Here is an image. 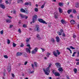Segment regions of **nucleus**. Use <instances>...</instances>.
I'll return each mask as SVG.
<instances>
[{
    "instance_id": "obj_14",
    "label": "nucleus",
    "mask_w": 79,
    "mask_h": 79,
    "mask_svg": "<svg viewBox=\"0 0 79 79\" xmlns=\"http://www.w3.org/2000/svg\"><path fill=\"white\" fill-rule=\"evenodd\" d=\"M54 75H55V76H60V74L59 73L56 72L55 74H54Z\"/></svg>"
},
{
    "instance_id": "obj_25",
    "label": "nucleus",
    "mask_w": 79,
    "mask_h": 79,
    "mask_svg": "<svg viewBox=\"0 0 79 79\" xmlns=\"http://www.w3.org/2000/svg\"><path fill=\"white\" fill-rule=\"evenodd\" d=\"M77 69L75 68L73 69V71H74L75 73H77Z\"/></svg>"
},
{
    "instance_id": "obj_13",
    "label": "nucleus",
    "mask_w": 79,
    "mask_h": 79,
    "mask_svg": "<svg viewBox=\"0 0 79 79\" xmlns=\"http://www.w3.org/2000/svg\"><path fill=\"white\" fill-rule=\"evenodd\" d=\"M0 7L2 8V9H5V5L2 4H0Z\"/></svg>"
},
{
    "instance_id": "obj_40",
    "label": "nucleus",
    "mask_w": 79,
    "mask_h": 79,
    "mask_svg": "<svg viewBox=\"0 0 79 79\" xmlns=\"http://www.w3.org/2000/svg\"><path fill=\"white\" fill-rule=\"evenodd\" d=\"M4 58H8V56L6 55H4Z\"/></svg>"
},
{
    "instance_id": "obj_26",
    "label": "nucleus",
    "mask_w": 79,
    "mask_h": 79,
    "mask_svg": "<svg viewBox=\"0 0 79 79\" xmlns=\"http://www.w3.org/2000/svg\"><path fill=\"white\" fill-rule=\"evenodd\" d=\"M23 56H24V57H27V54H26V53H24L23 54Z\"/></svg>"
},
{
    "instance_id": "obj_10",
    "label": "nucleus",
    "mask_w": 79,
    "mask_h": 79,
    "mask_svg": "<svg viewBox=\"0 0 79 79\" xmlns=\"http://www.w3.org/2000/svg\"><path fill=\"white\" fill-rule=\"evenodd\" d=\"M19 16L21 18H24L26 17V15H23V14H20Z\"/></svg>"
},
{
    "instance_id": "obj_61",
    "label": "nucleus",
    "mask_w": 79,
    "mask_h": 79,
    "mask_svg": "<svg viewBox=\"0 0 79 79\" xmlns=\"http://www.w3.org/2000/svg\"><path fill=\"white\" fill-rule=\"evenodd\" d=\"M67 50H69V51H70V50H71V49H70V48H67Z\"/></svg>"
},
{
    "instance_id": "obj_3",
    "label": "nucleus",
    "mask_w": 79,
    "mask_h": 79,
    "mask_svg": "<svg viewBox=\"0 0 79 79\" xmlns=\"http://www.w3.org/2000/svg\"><path fill=\"white\" fill-rule=\"evenodd\" d=\"M38 21L40 23H41L43 24H47V23L44 20L42 19H38Z\"/></svg>"
},
{
    "instance_id": "obj_28",
    "label": "nucleus",
    "mask_w": 79,
    "mask_h": 79,
    "mask_svg": "<svg viewBox=\"0 0 79 79\" xmlns=\"http://www.w3.org/2000/svg\"><path fill=\"white\" fill-rule=\"evenodd\" d=\"M50 55H51L50 53H49V52H47L46 56H47V57H48L49 56H50Z\"/></svg>"
},
{
    "instance_id": "obj_36",
    "label": "nucleus",
    "mask_w": 79,
    "mask_h": 79,
    "mask_svg": "<svg viewBox=\"0 0 79 79\" xmlns=\"http://www.w3.org/2000/svg\"><path fill=\"white\" fill-rule=\"evenodd\" d=\"M73 13H74V14H76V13H77V11H76V10L75 9L73 10Z\"/></svg>"
},
{
    "instance_id": "obj_51",
    "label": "nucleus",
    "mask_w": 79,
    "mask_h": 79,
    "mask_svg": "<svg viewBox=\"0 0 79 79\" xmlns=\"http://www.w3.org/2000/svg\"><path fill=\"white\" fill-rule=\"evenodd\" d=\"M41 50H42L43 52H44L45 49H44V48H41Z\"/></svg>"
},
{
    "instance_id": "obj_27",
    "label": "nucleus",
    "mask_w": 79,
    "mask_h": 79,
    "mask_svg": "<svg viewBox=\"0 0 79 79\" xmlns=\"http://www.w3.org/2000/svg\"><path fill=\"white\" fill-rule=\"evenodd\" d=\"M76 8H78L79 7V3H77L76 4L75 6Z\"/></svg>"
},
{
    "instance_id": "obj_50",
    "label": "nucleus",
    "mask_w": 79,
    "mask_h": 79,
    "mask_svg": "<svg viewBox=\"0 0 79 79\" xmlns=\"http://www.w3.org/2000/svg\"><path fill=\"white\" fill-rule=\"evenodd\" d=\"M29 41V38H27L26 42H28Z\"/></svg>"
},
{
    "instance_id": "obj_41",
    "label": "nucleus",
    "mask_w": 79,
    "mask_h": 79,
    "mask_svg": "<svg viewBox=\"0 0 79 79\" xmlns=\"http://www.w3.org/2000/svg\"><path fill=\"white\" fill-rule=\"evenodd\" d=\"M10 44V40H7V44Z\"/></svg>"
},
{
    "instance_id": "obj_54",
    "label": "nucleus",
    "mask_w": 79,
    "mask_h": 79,
    "mask_svg": "<svg viewBox=\"0 0 79 79\" xmlns=\"http://www.w3.org/2000/svg\"><path fill=\"white\" fill-rule=\"evenodd\" d=\"M65 33H63L62 34V36H63V37H65Z\"/></svg>"
},
{
    "instance_id": "obj_29",
    "label": "nucleus",
    "mask_w": 79,
    "mask_h": 79,
    "mask_svg": "<svg viewBox=\"0 0 79 79\" xmlns=\"http://www.w3.org/2000/svg\"><path fill=\"white\" fill-rule=\"evenodd\" d=\"M34 50L36 52H37V50H38V48H35L34 49Z\"/></svg>"
},
{
    "instance_id": "obj_37",
    "label": "nucleus",
    "mask_w": 79,
    "mask_h": 79,
    "mask_svg": "<svg viewBox=\"0 0 79 79\" xmlns=\"http://www.w3.org/2000/svg\"><path fill=\"white\" fill-rule=\"evenodd\" d=\"M71 10H68V13L69 14H70V13H71Z\"/></svg>"
},
{
    "instance_id": "obj_53",
    "label": "nucleus",
    "mask_w": 79,
    "mask_h": 79,
    "mask_svg": "<svg viewBox=\"0 0 79 79\" xmlns=\"http://www.w3.org/2000/svg\"><path fill=\"white\" fill-rule=\"evenodd\" d=\"M18 32H19V33H21V29H19Z\"/></svg>"
},
{
    "instance_id": "obj_23",
    "label": "nucleus",
    "mask_w": 79,
    "mask_h": 79,
    "mask_svg": "<svg viewBox=\"0 0 79 79\" xmlns=\"http://www.w3.org/2000/svg\"><path fill=\"white\" fill-rule=\"evenodd\" d=\"M36 52H35V51L34 50H33L31 52V53L32 54H35V53H36Z\"/></svg>"
},
{
    "instance_id": "obj_62",
    "label": "nucleus",
    "mask_w": 79,
    "mask_h": 79,
    "mask_svg": "<svg viewBox=\"0 0 79 79\" xmlns=\"http://www.w3.org/2000/svg\"><path fill=\"white\" fill-rule=\"evenodd\" d=\"M32 68H34V64H31Z\"/></svg>"
},
{
    "instance_id": "obj_56",
    "label": "nucleus",
    "mask_w": 79,
    "mask_h": 79,
    "mask_svg": "<svg viewBox=\"0 0 79 79\" xmlns=\"http://www.w3.org/2000/svg\"><path fill=\"white\" fill-rule=\"evenodd\" d=\"M5 2H6V4H8V3H9L8 2V1H5Z\"/></svg>"
},
{
    "instance_id": "obj_24",
    "label": "nucleus",
    "mask_w": 79,
    "mask_h": 79,
    "mask_svg": "<svg viewBox=\"0 0 79 79\" xmlns=\"http://www.w3.org/2000/svg\"><path fill=\"white\" fill-rule=\"evenodd\" d=\"M27 47H29V48L30 50L31 49V46H30V44H28L27 45Z\"/></svg>"
},
{
    "instance_id": "obj_31",
    "label": "nucleus",
    "mask_w": 79,
    "mask_h": 79,
    "mask_svg": "<svg viewBox=\"0 0 79 79\" xmlns=\"http://www.w3.org/2000/svg\"><path fill=\"white\" fill-rule=\"evenodd\" d=\"M51 41L53 43H54V42H55V40H54V39L52 38L51 40Z\"/></svg>"
},
{
    "instance_id": "obj_8",
    "label": "nucleus",
    "mask_w": 79,
    "mask_h": 79,
    "mask_svg": "<svg viewBox=\"0 0 79 79\" xmlns=\"http://www.w3.org/2000/svg\"><path fill=\"white\" fill-rule=\"evenodd\" d=\"M56 41L57 42H60V39L58 36H57L56 38Z\"/></svg>"
},
{
    "instance_id": "obj_19",
    "label": "nucleus",
    "mask_w": 79,
    "mask_h": 79,
    "mask_svg": "<svg viewBox=\"0 0 79 79\" xmlns=\"http://www.w3.org/2000/svg\"><path fill=\"white\" fill-rule=\"evenodd\" d=\"M6 23H10L11 22V19H6Z\"/></svg>"
},
{
    "instance_id": "obj_4",
    "label": "nucleus",
    "mask_w": 79,
    "mask_h": 79,
    "mask_svg": "<svg viewBox=\"0 0 79 79\" xmlns=\"http://www.w3.org/2000/svg\"><path fill=\"white\" fill-rule=\"evenodd\" d=\"M63 32V30L62 29H61L60 30V32L59 31H58L57 32V34H59L58 35H62V33Z\"/></svg>"
},
{
    "instance_id": "obj_21",
    "label": "nucleus",
    "mask_w": 79,
    "mask_h": 79,
    "mask_svg": "<svg viewBox=\"0 0 79 79\" xmlns=\"http://www.w3.org/2000/svg\"><path fill=\"white\" fill-rule=\"evenodd\" d=\"M7 70H8V71L9 72H10V71H11V67H10V66L8 67Z\"/></svg>"
},
{
    "instance_id": "obj_60",
    "label": "nucleus",
    "mask_w": 79,
    "mask_h": 79,
    "mask_svg": "<svg viewBox=\"0 0 79 79\" xmlns=\"http://www.w3.org/2000/svg\"><path fill=\"white\" fill-rule=\"evenodd\" d=\"M12 76L13 77H15V75L13 73L12 74Z\"/></svg>"
},
{
    "instance_id": "obj_64",
    "label": "nucleus",
    "mask_w": 79,
    "mask_h": 79,
    "mask_svg": "<svg viewBox=\"0 0 79 79\" xmlns=\"http://www.w3.org/2000/svg\"><path fill=\"white\" fill-rule=\"evenodd\" d=\"M67 79H69V77H68V76L67 77Z\"/></svg>"
},
{
    "instance_id": "obj_47",
    "label": "nucleus",
    "mask_w": 79,
    "mask_h": 79,
    "mask_svg": "<svg viewBox=\"0 0 79 79\" xmlns=\"http://www.w3.org/2000/svg\"><path fill=\"white\" fill-rule=\"evenodd\" d=\"M55 71H56L55 70H53L52 71V73H53V74H55V73H56V72Z\"/></svg>"
},
{
    "instance_id": "obj_48",
    "label": "nucleus",
    "mask_w": 79,
    "mask_h": 79,
    "mask_svg": "<svg viewBox=\"0 0 79 79\" xmlns=\"http://www.w3.org/2000/svg\"><path fill=\"white\" fill-rule=\"evenodd\" d=\"M13 25H10L9 27H10V28H12V27H13Z\"/></svg>"
},
{
    "instance_id": "obj_52",
    "label": "nucleus",
    "mask_w": 79,
    "mask_h": 79,
    "mask_svg": "<svg viewBox=\"0 0 79 79\" xmlns=\"http://www.w3.org/2000/svg\"><path fill=\"white\" fill-rule=\"evenodd\" d=\"M34 73V70L31 71L30 72V74H33V73Z\"/></svg>"
},
{
    "instance_id": "obj_55",
    "label": "nucleus",
    "mask_w": 79,
    "mask_h": 79,
    "mask_svg": "<svg viewBox=\"0 0 79 79\" xmlns=\"http://www.w3.org/2000/svg\"><path fill=\"white\" fill-rule=\"evenodd\" d=\"M20 47H24V44H23L22 43L21 45L20 46Z\"/></svg>"
},
{
    "instance_id": "obj_63",
    "label": "nucleus",
    "mask_w": 79,
    "mask_h": 79,
    "mask_svg": "<svg viewBox=\"0 0 79 79\" xmlns=\"http://www.w3.org/2000/svg\"><path fill=\"white\" fill-rule=\"evenodd\" d=\"M25 18L26 19H27V18H28V16L26 17V16H25Z\"/></svg>"
},
{
    "instance_id": "obj_35",
    "label": "nucleus",
    "mask_w": 79,
    "mask_h": 79,
    "mask_svg": "<svg viewBox=\"0 0 79 79\" xmlns=\"http://www.w3.org/2000/svg\"><path fill=\"white\" fill-rule=\"evenodd\" d=\"M34 10L35 11H36V12H38V11L39 10L37 8H35V9Z\"/></svg>"
},
{
    "instance_id": "obj_39",
    "label": "nucleus",
    "mask_w": 79,
    "mask_h": 79,
    "mask_svg": "<svg viewBox=\"0 0 79 79\" xmlns=\"http://www.w3.org/2000/svg\"><path fill=\"white\" fill-rule=\"evenodd\" d=\"M76 37V35L74 34L73 35V38H74V39H75Z\"/></svg>"
},
{
    "instance_id": "obj_59",
    "label": "nucleus",
    "mask_w": 79,
    "mask_h": 79,
    "mask_svg": "<svg viewBox=\"0 0 79 79\" xmlns=\"http://www.w3.org/2000/svg\"><path fill=\"white\" fill-rule=\"evenodd\" d=\"M23 27H26V25H23Z\"/></svg>"
},
{
    "instance_id": "obj_45",
    "label": "nucleus",
    "mask_w": 79,
    "mask_h": 79,
    "mask_svg": "<svg viewBox=\"0 0 79 79\" xmlns=\"http://www.w3.org/2000/svg\"><path fill=\"white\" fill-rule=\"evenodd\" d=\"M61 23H62V24H64V21L63 20H61Z\"/></svg>"
},
{
    "instance_id": "obj_44",
    "label": "nucleus",
    "mask_w": 79,
    "mask_h": 79,
    "mask_svg": "<svg viewBox=\"0 0 79 79\" xmlns=\"http://www.w3.org/2000/svg\"><path fill=\"white\" fill-rule=\"evenodd\" d=\"M44 6H45V4L42 5L41 6V8L43 9V8H44Z\"/></svg>"
},
{
    "instance_id": "obj_49",
    "label": "nucleus",
    "mask_w": 79,
    "mask_h": 79,
    "mask_svg": "<svg viewBox=\"0 0 79 79\" xmlns=\"http://www.w3.org/2000/svg\"><path fill=\"white\" fill-rule=\"evenodd\" d=\"M1 34H3V30H2L0 31Z\"/></svg>"
},
{
    "instance_id": "obj_17",
    "label": "nucleus",
    "mask_w": 79,
    "mask_h": 79,
    "mask_svg": "<svg viewBox=\"0 0 79 79\" xmlns=\"http://www.w3.org/2000/svg\"><path fill=\"white\" fill-rule=\"evenodd\" d=\"M70 22L71 24H75V21L74 20H72Z\"/></svg>"
},
{
    "instance_id": "obj_33",
    "label": "nucleus",
    "mask_w": 79,
    "mask_h": 79,
    "mask_svg": "<svg viewBox=\"0 0 79 79\" xmlns=\"http://www.w3.org/2000/svg\"><path fill=\"white\" fill-rule=\"evenodd\" d=\"M56 52H57L58 55H60V52H59V50H56Z\"/></svg>"
},
{
    "instance_id": "obj_42",
    "label": "nucleus",
    "mask_w": 79,
    "mask_h": 79,
    "mask_svg": "<svg viewBox=\"0 0 79 79\" xmlns=\"http://www.w3.org/2000/svg\"><path fill=\"white\" fill-rule=\"evenodd\" d=\"M76 52H74L72 55V56H74V55L75 54H76Z\"/></svg>"
},
{
    "instance_id": "obj_12",
    "label": "nucleus",
    "mask_w": 79,
    "mask_h": 79,
    "mask_svg": "<svg viewBox=\"0 0 79 79\" xmlns=\"http://www.w3.org/2000/svg\"><path fill=\"white\" fill-rule=\"evenodd\" d=\"M54 16L56 19H57L58 18V13L56 12H55L54 13Z\"/></svg>"
},
{
    "instance_id": "obj_2",
    "label": "nucleus",
    "mask_w": 79,
    "mask_h": 79,
    "mask_svg": "<svg viewBox=\"0 0 79 79\" xmlns=\"http://www.w3.org/2000/svg\"><path fill=\"white\" fill-rule=\"evenodd\" d=\"M37 16L36 15H35L33 16L32 18V23H34L35 21H37Z\"/></svg>"
},
{
    "instance_id": "obj_22",
    "label": "nucleus",
    "mask_w": 79,
    "mask_h": 79,
    "mask_svg": "<svg viewBox=\"0 0 79 79\" xmlns=\"http://www.w3.org/2000/svg\"><path fill=\"white\" fill-rule=\"evenodd\" d=\"M59 6H61V7L63 6V5H64L63 3L60 2L59 3Z\"/></svg>"
},
{
    "instance_id": "obj_15",
    "label": "nucleus",
    "mask_w": 79,
    "mask_h": 79,
    "mask_svg": "<svg viewBox=\"0 0 79 79\" xmlns=\"http://www.w3.org/2000/svg\"><path fill=\"white\" fill-rule=\"evenodd\" d=\"M26 51L27 52H29V53H31V50L28 48H26Z\"/></svg>"
},
{
    "instance_id": "obj_5",
    "label": "nucleus",
    "mask_w": 79,
    "mask_h": 79,
    "mask_svg": "<svg viewBox=\"0 0 79 79\" xmlns=\"http://www.w3.org/2000/svg\"><path fill=\"white\" fill-rule=\"evenodd\" d=\"M58 70L60 74H62L63 73V69L62 68L60 67L58 69Z\"/></svg>"
},
{
    "instance_id": "obj_58",
    "label": "nucleus",
    "mask_w": 79,
    "mask_h": 79,
    "mask_svg": "<svg viewBox=\"0 0 79 79\" xmlns=\"http://www.w3.org/2000/svg\"><path fill=\"white\" fill-rule=\"evenodd\" d=\"M27 63V61H26L25 62L24 64L25 65H26Z\"/></svg>"
},
{
    "instance_id": "obj_16",
    "label": "nucleus",
    "mask_w": 79,
    "mask_h": 79,
    "mask_svg": "<svg viewBox=\"0 0 79 79\" xmlns=\"http://www.w3.org/2000/svg\"><path fill=\"white\" fill-rule=\"evenodd\" d=\"M58 10L60 13H62V12H63V10H62V9L61 8V7H59L58 8Z\"/></svg>"
},
{
    "instance_id": "obj_18",
    "label": "nucleus",
    "mask_w": 79,
    "mask_h": 79,
    "mask_svg": "<svg viewBox=\"0 0 79 79\" xmlns=\"http://www.w3.org/2000/svg\"><path fill=\"white\" fill-rule=\"evenodd\" d=\"M53 54L55 56H56V57H57L58 56V55H57V53L55 51H54L53 52Z\"/></svg>"
},
{
    "instance_id": "obj_38",
    "label": "nucleus",
    "mask_w": 79,
    "mask_h": 79,
    "mask_svg": "<svg viewBox=\"0 0 79 79\" xmlns=\"http://www.w3.org/2000/svg\"><path fill=\"white\" fill-rule=\"evenodd\" d=\"M70 48L71 49H72V50H74V49H75V48H73V46H70Z\"/></svg>"
},
{
    "instance_id": "obj_7",
    "label": "nucleus",
    "mask_w": 79,
    "mask_h": 79,
    "mask_svg": "<svg viewBox=\"0 0 79 79\" xmlns=\"http://www.w3.org/2000/svg\"><path fill=\"white\" fill-rule=\"evenodd\" d=\"M39 26L38 25H36L35 28L36 29V31L38 32H40V31L39 29H40V28L39 27Z\"/></svg>"
},
{
    "instance_id": "obj_9",
    "label": "nucleus",
    "mask_w": 79,
    "mask_h": 79,
    "mask_svg": "<svg viewBox=\"0 0 79 79\" xmlns=\"http://www.w3.org/2000/svg\"><path fill=\"white\" fill-rule=\"evenodd\" d=\"M23 55V53L20 52H18L16 54L17 56H21V55Z\"/></svg>"
},
{
    "instance_id": "obj_43",
    "label": "nucleus",
    "mask_w": 79,
    "mask_h": 79,
    "mask_svg": "<svg viewBox=\"0 0 79 79\" xmlns=\"http://www.w3.org/2000/svg\"><path fill=\"white\" fill-rule=\"evenodd\" d=\"M29 3L28 2H25V5H29Z\"/></svg>"
},
{
    "instance_id": "obj_6",
    "label": "nucleus",
    "mask_w": 79,
    "mask_h": 79,
    "mask_svg": "<svg viewBox=\"0 0 79 79\" xmlns=\"http://www.w3.org/2000/svg\"><path fill=\"white\" fill-rule=\"evenodd\" d=\"M55 65L56 66L57 68H61V64H60L59 63H56Z\"/></svg>"
},
{
    "instance_id": "obj_46",
    "label": "nucleus",
    "mask_w": 79,
    "mask_h": 79,
    "mask_svg": "<svg viewBox=\"0 0 79 79\" xmlns=\"http://www.w3.org/2000/svg\"><path fill=\"white\" fill-rule=\"evenodd\" d=\"M16 10H14L13 11V14H16Z\"/></svg>"
},
{
    "instance_id": "obj_32",
    "label": "nucleus",
    "mask_w": 79,
    "mask_h": 79,
    "mask_svg": "<svg viewBox=\"0 0 79 79\" xmlns=\"http://www.w3.org/2000/svg\"><path fill=\"white\" fill-rule=\"evenodd\" d=\"M13 45L14 47H15L16 46V44H15L14 43H13Z\"/></svg>"
},
{
    "instance_id": "obj_11",
    "label": "nucleus",
    "mask_w": 79,
    "mask_h": 79,
    "mask_svg": "<svg viewBox=\"0 0 79 79\" xmlns=\"http://www.w3.org/2000/svg\"><path fill=\"white\" fill-rule=\"evenodd\" d=\"M36 37L37 39H38V40H41V38L40 37V35L39 34H37L36 35Z\"/></svg>"
},
{
    "instance_id": "obj_20",
    "label": "nucleus",
    "mask_w": 79,
    "mask_h": 79,
    "mask_svg": "<svg viewBox=\"0 0 79 79\" xmlns=\"http://www.w3.org/2000/svg\"><path fill=\"white\" fill-rule=\"evenodd\" d=\"M20 11L22 13H25L26 12V10L23 8H21L20 9Z\"/></svg>"
},
{
    "instance_id": "obj_34",
    "label": "nucleus",
    "mask_w": 79,
    "mask_h": 79,
    "mask_svg": "<svg viewBox=\"0 0 79 79\" xmlns=\"http://www.w3.org/2000/svg\"><path fill=\"white\" fill-rule=\"evenodd\" d=\"M23 2V0H18V3H19L20 2Z\"/></svg>"
},
{
    "instance_id": "obj_57",
    "label": "nucleus",
    "mask_w": 79,
    "mask_h": 79,
    "mask_svg": "<svg viewBox=\"0 0 79 79\" xmlns=\"http://www.w3.org/2000/svg\"><path fill=\"white\" fill-rule=\"evenodd\" d=\"M70 17L71 18H73V16L72 15H70Z\"/></svg>"
},
{
    "instance_id": "obj_30",
    "label": "nucleus",
    "mask_w": 79,
    "mask_h": 79,
    "mask_svg": "<svg viewBox=\"0 0 79 79\" xmlns=\"http://www.w3.org/2000/svg\"><path fill=\"white\" fill-rule=\"evenodd\" d=\"M34 65L35 66V67H37V63L36 62H35Z\"/></svg>"
},
{
    "instance_id": "obj_1",
    "label": "nucleus",
    "mask_w": 79,
    "mask_h": 79,
    "mask_svg": "<svg viewBox=\"0 0 79 79\" xmlns=\"http://www.w3.org/2000/svg\"><path fill=\"white\" fill-rule=\"evenodd\" d=\"M52 64H49L48 65V67L46 69V70H44L45 73L46 75H48L50 72V68L51 67V66L52 65Z\"/></svg>"
}]
</instances>
